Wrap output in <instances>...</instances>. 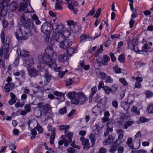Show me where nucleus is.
Masks as SVG:
<instances>
[{"label": "nucleus", "instance_id": "obj_1", "mask_svg": "<svg viewBox=\"0 0 153 153\" xmlns=\"http://www.w3.org/2000/svg\"><path fill=\"white\" fill-rule=\"evenodd\" d=\"M21 21L22 23V25L17 30L14 34L16 38L19 40H26V37L23 36L19 37V35L31 36L32 34L31 30L33 28L34 24L29 18L25 19L24 18Z\"/></svg>", "mask_w": 153, "mask_h": 153}, {"label": "nucleus", "instance_id": "obj_2", "mask_svg": "<svg viewBox=\"0 0 153 153\" xmlns=\"http://www.w3.org/2000/svg\"><path fill=\"white\" fill-rule=\"evenodd\" d=\"M70 128L69 125H61L59 126V131L65 130V135H62L61 136V139L59 140L58 143H71V139L73 135V133L68 130Z\"/></svg>", "mask_w": 153, "mask_h": 153}, {"label": "nucleus", "instance_id": "obj_3", "mask_svg": "<svg viewBox=\"0 0 153 153\" xmlns=\"http://www.w3.org/2000/svg\"><path fill=\"white\" fill-rule=\"evenodd\" d=\"M68 97L71 100V103L75 105H81L87 100L82 92L77 93L73 92H69L68 94Z\"/></svg>", "mask_w": 153, "mask_h": 153}, {"label": "nucleus", "instance_id": "obj_4", "mask_svg": "<svg viewBox=\"0 0 153 153\" xmlns=\"http://www.w3.org/2000/svg\"><path fill=\"white\" fill-rule=\"evenodd\" d=\"M0 37L2 43L4 44L2 48L0 49V58L2 57L3 54H4V58L6 59L9 57V45L10 44V39L9 37L6 38V40L5 42V35L4 32V31H2L0 35Z\"/></svg>", "mask_w": 153, "mask_h": 153}, {"label": "nucleus", "instance_id": "obj_5", "mask_svg": "<svg viewBox=\"0 0 153 153\" xmlns=\"http://www.w3.org/2000/svg\"><path fill=\"white\" fill-rule=\"evenodd\" d=\"M51 25L49 22H46L42 24L41 27V31L43 33L46 35L45 40L46 42L48 43L51 42V40L50 39V33L52 30L51 29Z\"/></svg>", "mask_w": 153, "mask_h": 153}, {"label": "nucleus", "instance_id": "obj_6", "mask_svg": "<svg viewBox=\"0 0 153 153\" xmlns=\"http://www.w3.org/2000/svg\"><path fill=\"white\" fill-rule=\"evenodd\" d=\"M52 30L55 34L63 33L64 27L63 25H58L56 23H54L51 25Z\"/></svg>", "mask_w": 153, "mask_h": 153}, {"label": "nucleus", "instance_id": "obj_7", "mask_svg": "<svg viewBox=\"0 0 153 153\" xmlns=\"http://www.w3.org/2000/svg\"><path fill=\"white\" fill-rule=\"evenodd\" d=\"M45 55L51 56L52 58L54 59H57V53L52 47L50 45H48L45 50Z\"/></svg>", "mask_w": 153, "mask_h": 153}, {"label": "nucleus", "instance_id": "obj_8", "mask_svg": "<svg viewBox=\"0 0 153 153\" xmlns=\"http://www.w3.org/2000/svg\"><path fill=\"white\" fill-rule=\"evenodd\" d=\"M44 63L52 67L55 68L56 67V59H54L52 58L51 56L45 55L44 58Z\"/></svg>", "mask_w": 153, "mask_h": 153}, {"label": "nucleus", "instance_id": "obj_9", "mask_svg": "<svg viewBox=\"0 0 153 153\" xmlns=\"http://www.w3.org/2000/svg\"><path fill=\"white\" fill-rule=\"evenodd\" d=\"M65 39L64 33L54 34L53 35L51 39L54 42H58L60 44Z\"/></svg>", "mask_w": 153, "mask_h": 153}, {"label": "nucleus", "instance_id": "obj_10", "mask_svg": "<svg viewBox=\"0 0 153 153\" xmlns=\"http://www.w3.org/2000/svg\"><path fill=\"white\" fill-rule=\"evenodd\" d=\"M152 43L150 42H149L145 44L142 47V51L143 52L142 53L144 55H147L150 52H153V48H152Z\"/></svg>", "mask_w": 153, "mask_h": 153}, {"label": "nucleus", "instance_id": "obj_11", "mask_svg": "<svg viewBox=\"0 0 153 153\" xmlns=\"http://www.w3.org/2000/svg\"><path fill=\"white\" fill-rule=\"evenodd\" d=\"M28 74L31 77H35L38 76L39 72L34 67L31 66L27 67Z\"/></svg>", "mask_w": 153, "mask_h": 153}, {"label": "nucleus", "instance_id": "obj_12", "mask_svg": "<svg viewBox=\"0 0 153 153\" xmlns=\"http://www.w3.org/2000/svg\"><path fill=\"white\" fill-rule=\"evenodd\" d=\"M78 4L76 1L74 0L72 1L71 3L68 4V7L69 9L73 10L74 14L77 13L78 10L76 7L78 6Z\"/></svg>", "mask_w": 153, "mask_h": 153}, {"label": "nucleus", "instance_id": "obj_13", "mask_svg": "<svg viewBox=\"0 0 153 153\" xmlns=\"http://www.w3.org/2000/svg\"><path fill=\"white\" fill-rule=\"evenodd\" d=\"M72 45L71 41L69 39H65L60 44H59V45L61 48L65 49L69 48Z\"/></svg>", "mask_w": 153, "mask_h": 153}, {"label": "nucleus", "instance_id": "obj_14", "mask_svg": "<svg viewBox=\"0 0 153 153\" xmlns=\"http://www.w3.org/2000/svg\"><path fill=\"white\" fill-rule=\"evenodd\" d=\"M18 5L15 2H13L9 6H7V9L10 11H14L18 7Z\"/></svg>", "mask_w": 153, "mask_h": 153}, {"label": "nucleus", "instance_id": "obj_15", "mask_svg": "<svg viewBox=\"0 0 153 153\" xmlns=\"http://www.w3.org/2000/svg\"><path fill=\"white\" fill-rule=\"evenodd\" d=\"M52 108L50 104L47 103L44 105L43 107L41 109V112L43 114H46L48 111L51 110Z\"/></svg>", "mask_w": 153, "mask_h": 153}, {"label": "nucleus", "instance_id": "obj_16", "mask_svg": "<svg viewBox=\"0 0 153 153\" xmlns=\"http://www.w3.org/2000/svg\"><path fill=\"white\" fill-rule=\"evenodd\" d=\"M14 87V85L13 83H8L6 84L5 85L4 91L8 93L10 91V89Z\"/></svg>", "mask_w": 153, "mask_h": 153}, {"label": "nucleus", "instance_id": "obj_17", "mask_svg": "<svg viewBox=\"0 0 153 153\" xmlns=\"http://www.w3.org/2000/svg\"><path fill=\"white\" fill-rule=\"evenodd\" d=\"M137 42L138 41L137 39H135L134 42V45L133 46L132 50H133L137 53H141L143 54L142 53H143V52L142 51V49L141 50H139L138 48V46L137 45Z\"/></svg>", "mask_w": 153, "mask_h": 153}, {"label": "nucleus", "instance_id": "obj_18", "mask_svg": "<svg viewBox=\"0 0 153 153\" xmlns=\"http://www.w3.org/2000/svg\"><path fill=\"white\" fill-rule=\"evenodd\" d=\"M110 57L107 55H103L102 57V59L101 61V63L105 65H107V63L110 61Z\"/></svg>", "mask_w": 153, "mask_h": 153}, {"label": "nucleus", "instance_id": "obj_19", "mask_svg": "<svg viewBox=\"0 0 153 153\" xmlns=\"http://www.w3.org/2000/svg\"><path fill=\"white\" fill-rule=\"evenodd\" d=\"M58 60L61 62H64L68 59L67 55L65 54H60L58 56Z\"/></svg>", "mask_w": 153, "mask_h": 153}, {"label": "nucleus", "instance_id": "obj_20", "mask_svg": "<svg viewBox=\"0 0 153 153\" xmlns=\"http://www.w3.org/2000/svg\"><path fill=\"white\" fill-rule=\"evenodd\" d=\"M26 63L27 64V67L31 66L33 67L34 64L33 59L31 56H29L26 59Z\"/></svg>", "mask_w": 153, "mask_h": 153}, {"label": "nucleus", "instance_id": "obj_21", "mask_svg": "<svg viewBox=\"0 0 153 153\" xmlns=\"http://www.w3.org/2000/svg\"><path fill=\"white\" fill-rule=\"evenodd\" d=\"M45 73L44 76L46 79V81L47 82V83H48L51 79V75L47 70H45Z\"/></svg>", "mask_w": 153, "mask_h": 153}, {"label": "nucleus", "instance_id": "obj_22", "mask_svg": "<svg viewBox=\"0 0 153 153\" xmlns=\"http://www.w3.org/2000/svg\"><path fill=\"white\" fill-rule=\"evenodd\" d=\"M53 94L55 96L61 97L62 98L61 102L65 100V94L64 93L58 91H55L53 92Z\"/></svg>", "mask_w": 153, "mask_h": 153}, {"label": "nucleus", "instance_id": "obj_23", "mask_svg": "<svg viewBox=\"0 0 153 153\" xmlns=\"http://www.w3.org/2000/svg\"><path fill=\"white\" fill-rule=\"evenodd\" d=\"M97 91V87L96 86L93 87L91 89V93L89 95V100H91L93 96L96 93Z\"/></svg>", "mask_w": 153, "mask_h": 153}, {"label": "nucleus", "instance_id": "obj_24", "mask_svg": "<svg viewBox=\"0 0 153 153\" xmlns=\"http://www.w3.org/2000/svg\"><path fill=\"white\" fill-rule=\"evenodd\" d=\"M92 112L94 115L97 116L101 113L100 109L98 107H94L93 108Z\"/></svg>", "mask_w": 153, "mask_h": 153}, {"label": "nucleus", "instance_id": "obj_25", "mask_svg": "<svg viewBox=\"0 0 153 153\" xmlns=\"http://www.w3.org/2000/svg\"><path fill=\"white\" fill-rule=\"evenodd\" d=\"M48 131L51 132V135H56V128L55 127H52V126H48Z\"/></svg>", "mask_w": 153, "mask_h": 153}, {"label": "nucleus", "instance_id": "obj_26", "mask_svg": "<svg viewBox=\"0 0 153 153\" xmlns=\"http://www.w3.org/2000/svg\"><path fill=\"white\" fill-rule=\"evenodd\" d=\"M77 52V50L75 48L74 49L72 47L69 48L67 50V53L70 56H71L72 55Z\"/></svg>", "mask_w": 153, "mask_h": 153}, {"label": "nucleus", "instance_id": "obj_27", "mask_svg": "<svg viewBox=\"0 0 153 153\" xmlns=\"http://www.w3.org/2000/svg\"><path fill=\"white\" fill-rule=\"evenodd\" d=\"M118 144H113L111 148L110 149L109 151L111 153H114L118 148Z\"/></svg>", "mask_w": 153, "mask_h": 153}, {"label": "nucleus", "instance_id": "obj_28", "mask_svg": "<svg viewBox=\"0 0 153 153\" xmlns=\"http://www.w3.org/2000/svg\"><path fill=\"white\" fill-rule=\"evenodd\" d=\"M58 112L61 115L66 114L67 112L66 107L64 106L60 108Z\"/></svg>", "mask_w": 153, "mask_h": 153}, {"label": "nucleus", "instance_id": "obj_29", "mask_svg": "<svg viewBox=\"0 0 153 153\" xmlns=\"http://www.w3.org/2000/svg\"><path fill=\"white\" fill-rule=\"evenodd\" d=\"M114 139V137L112 135H109L107 140H104V143H111V141Z\"/></svg>", "mask_w": 153, "mask_h": 153}, {"label": "nucleus", "instance_id": "obj_30", "mask_svg": "<svg viewBox=\"0 0 153 153\" xmlns=\"http://www.w3.org/2000/svg\"><path fill=\"white\" fill-rule=\"evenodd\" d=\"M45 57V54L44 55L42 54H39L38 56V60L39 62L40 63H44L45 59L44 58Z\"/></svg>", "mask_w": 153, "mask_h": 153}, {"label": "nucleus", "instance_id": "obj_31", "mask_svg": "<svg viewBox=\"0 0 153 153\" xmlns=\"http://www.w3.org/2000/svg\"><path fill=\"white\" fill-rule=\"evenodd\" d=\"M10 0H2L0 2L1 6H2L3 7H4L8 6V5L9 3Z\"/></svg>", "mask_w": 153, "mask_h": 153}, {"label": "nucleus", "instance_id": "obj_32", "mask_svg": "<svg viewBox=\"0 0 153 153\" xmlns=\"http://www.w3.org/2000/svg\"><path fill=\"white\" fill-rule=\"evenodd\" d=\"M125 55L124 54H121L119 56L118 60L121 63H124L125 61Z\"/></svg>", "mask_w": 153, "mask_h": 153}, {"label": "nucleus", "instance_id": "obj_33", "mask_svg": "<svg viewBox=\"0 0 153 153\" xmlns=\"http://www.w3.org/2000/svg\"><path fill=\"white\" fill-rule=\"evenodd\" d=\"M20 54L22 56L26 57L29 55L30 53L25 50H22L20 51Z\"/></svg>", "mask_w": 153, "mask_h": 153}, {"label": "nucleus", "instance_id": "obj_34", "mask_svg": "<svg viewBox=\"0 0 153 153\" xmlns=\"http://www.w3.org/2000/svg\"><path fill=\"white\" fill-rule=\"evenodd\" d=\"M147 111L149 113H153V104H150L149 105Z\"/></svg>", "mask_w": 153, "mask_h": 153}, {"label": "nucleus", "instance_id": "obj_35", "mask_svg": "<svg viewBox=\"0 0 153 153\" xmlns=\"http://www.w3.org/2000/svg\"><path fill=\"white\" fill-rule=\"evenodd\" d=\"M99 127L98 125H96L93 128V130L94 131L95 134H98L100 132V130L99 129Z\"/></svg>", "mask_w": 153, "mask_h": 153}, {"label": "nucleus", "instance_id": "obj_36", "mask_svg": "<svg viewBox=\"0 0 153 153\" xmlns=\"http://www.w3.org/2000/svg\"><path fill=\"white\" fill-rule=\"evenodd\" d=\"M105 93L107 94H109L111 92V88L107 85H105L103 88Z\"/></svg>", "mask_w": 153, "mask_h": 153}, {"label": "nucleus", "instance_id": "obj_37", "mask_svg": "<svg viewBox=\"0 0 153 153\" xmlns=\"http://www.w3.org/2000/svg\"><path fill=\"white\" fill-rule=\"evenodd\" d=\"M145 94L147 98H150L153 95V92L150 90H146L145 91Z\"/></svg>", "mask_w": 153, "mask_h": 153}, {"label": "nucleus", "instance_id": "obj_38", "mask_svg": "<svg viewBox=\"0 0 153 153\" xmlns=\"http://www.w3.org/2000/svg\"><path fill=\"white\" fill-rule=\"evenodd\" d=\"M131 149H138L139 148L140 144H128Z\"/></svg>", "mask_w": 153, "mask_h": 153}, {"label": "nucleus", "instance_id": "obj_39", "mask_svg": "<svg viewBox=\"0 0 153 153\" xmlns=\"http://www.w3.org/2000/svg\"><path fill=\"white\" fill-rule=\"evenodd\" d=\"M134 122L132 121H128L126 122L124 125V127L125 129H126L128 127L133 124Z\"/></svg>", "mask_w": 153, "mask_h": 153}, {"label": "nucleus", "instance_id": "obj_40", "mask_svg": "<svg viewBox=\"0 0 153 153\" xmlns=\"http://www.w3.org/2000/svg\"><path fill=\"white\" fill-rule=\"evenodd\" d=\"M131 111L133 113H135V114L139 115L140 114V112L139 111L137 110V107L135 106L132 107L131 109Z\"/></svg>", "mask_w": 153, "mask_h": 153}, {"label": "nucleus", "instance_id": "obj_41", "mask_svg": "<svg viewBox=\"0 0 153 153\" xmlns=\"http://www.w3.org/2000/svg\"><path fill=\"white\" fill-rule=\"evenodd\" d=\"M91 143H95V135L91 133L89 136Z\"/></svg>", "mask_w": 153, "mask_h": 153}, {"label": "nucleus", "instance_id": "obj_42", "mask_svg": "<svg viewBox=\"0 0 153 153\" xmlns=\"http://www.w3.org/2000/svg\"><path fill=\"white\" fill-rule=\"evenodd\" d=\"M137 73L138 74H137V76H139V75H140V74L138 71H137ZM135 80L136 81V82H138L141 83V82H142L143 81V79L141 77L139 76H137L135 78Z\"/></svg>", "mask_w": 153, "mask_h": 153}, {"label": "nucleus", "instance_id": "obj_43", "mask_svg": "<svg viewBox=\"0 0 153 153\" xmlns=\"http://www.w3.org/2000/svg\"><path fill=\"white\" fill-rule=\"evenodd\" d=\"M149 119L145 117H140L139 119V121L141 123H143L149 121Z\"/></svg>", "mask_w": 153, "mask_h": 153}, {"label": "nucleus", "instance_id": "obj_44", "mask_svg": "<svg viewBox=\"0 0 153 153\" xmlns=\"http://www.w3.org/2000/svg\"><path fill=\"white\" fill-rule=\"evenodd\" d=\"M135 39H133L131 43H128V48L129 49L132 50L133 46L134 45V42Z\"/></svg>", "mask_w": 153, "mask_h": 153}, {"label": "nucleus", "instance_id": "obj_45", "mask_svg": "<svg viewBox=\"0 0 153 153\" xmlns=\"http://www.w3.org/2000/svg\"><path fill=\"white\" fill-rule=\"evenodd\" d=\"M31 12L29 11L25 12L23 13V16L21 18V20L23 19V18H28L27 16H29L30 14H31Z\"/></svg>", "mask_w": 153, "mask_h": 153}, {"label": "nucleus", "instance_id": "obj_46", "mask_svg": "<svg viewBox=\"0 0 153 153\" xmlns=\"http://www.w3.org/2000/svg\"><path fill=\"white\" fill-rule=\"evenodd\" d=\"M118 88L117 85L116 84L113 85L111 88V92H114L117 90Z\"/></svg>", "mask_w": 153, "mask_h": 153}, {"label": "nucleus", "instance_id": "obj_47", "mask_svg": "<svg viewBox=\"0 0 153 153\" xmlns=\"http://www.w3.org/2000/svg\"><path fill=\"white\" fill-rule=\"evenodd\" d=\"M80 139L82 142V143H89V140L83 137H81L80 138Z\"/></svg>", "mask_w": 153, "mask_h": 153}, {"label": "nucleus", "instance_id": "obj_48", "mask_svg": "<svg viewBox=\"0 0 153 153\" xmlns=\"http://www.w3.org/2000/svg\"><path fill=\"white\" fill-rule=\"evenodd\" d=\"M105 79V82L106 83H112L113 82V79L110 76H107Z\"/></svg>", "mask_w": 153, "mask_h": 153}, {"label": "nucleus", "instance_id": "obj_49", "mask_svg": "<svg viewBox=\"0 0 153 153\" xmlns=\"http://www.w3.org/2000/svg\"><path fill=\"white\" fill-rule=\"evenodd\" d=\"M67 23L68 25L71 27L72 26L73 28L76 27L75 22L73 20H70L69 21H67Z\"/></svg>", "mask_w": 153, "mask_h": 153}, {"label": "nucleus", "instance_id": "obj_50", "mask_svg": "<svg viewBox=\"0 0 153 153\" xmlns=\"http://www.w3.org/2000/svg\"><path fill=\"white\" fill-rule=\"evenodd\" d=\"M27 113H29L31 111L30 105L29 104H26L24 107Z\"/></svg>", "mask_w": 153, "mask_h": 153}, {"label": "nucleus", "instance_id": "obj_51", "mask_svg": "<svg viewBox=\"0 0 153 153\" xmlns=\"http://www.w3.org/2000/svg\"><path fill=\"white\" fill-rule=\"evenodd\" d=\"M119 81L122 83L123 85L124 86H127L128 85V83L126 82L125 79L123 78H121L119 79Z\"/></svg>", "mask_w": 153, "mask_h": 153}, {"label": "nucleus", "instance_id": "obj_52", "mask_svg": "<svg viewBox=\"0 0 153 153\" xmlns=\"http://www.w3.org/2000/svg\"><path fill=\"white\" fill-rule=\"evenodd\" d=\"M87 36L85 35L82 34L80 37V41L81 42H83L86 40L87 39Z\"/></svg>", "mask_w": 153, "mask_h": 153}, {"label": "nucleus", "instance_id": "obj_53", "mask_svg": "<svg viewBox=\"0 0 153 153\" xmlns=\"http://www.w3.org/2000/svg\"><path fill=\"white\" fill-rule=\"evenodd\" d=\"M85 64L84 60H80L78 63V66L79 68H83Z\"/></svg>", "mask_w": 153, "mask_h": 153}, {"label": "nucleus", "instance_id": "obj_54", "mask_svg": "<svg viewBox=\"0 0 153 153\" xmlns=\"http://www.w3.org/2000/svg\"><path fill=\"white\" fill-rule=\"evenodd\" d=\"M99 74L101 76V79H105L107 76L106 74L104 72H100Z\"/></svg>", "mask_w": 153, "mask_h": 153}, {"label": "nucleus", "instance_id": "obj_55", "mask_svg": "<svg viewBox=\"0 0 153 153\" xmlns=\"http://www.w3.org/2000/svg\"><path fill=\"white\" fill-rule=\"evenodd\" d=\"M104 83L103 81H100L99 83V84L98 86V89L99 90L100 89L102 88H104Z\"/></svg>", "mask_w": 153, "mask_h": 153}, {"label": "nucleus", "instance_id": "obj_56", "mask_svg": "<svg viewBox=\"0 0 153 153\" xmlns=\"http://www.w3.org/2000/svg\"><path fill=\"white\" fill-rule=\"evenodd\" d=\"M143 65H145V64H143L139 61H136L134 63V65L136 66V68H137L140 67Z\"/></svg>", "mask_w": 153, "mask_h": 153}, {"label": "nucleus", "instance_id": "obj_57", "mask_svg": "<svg viewBox=\"0 0 153 153\" xmlns=\"http://www.w3.org/2000/svg\"><path fill=\"white\" fill-rule=\"evenodd\" d=\"M109 55L111 57V60L113 62H115L116 61V58L114 56V54L113 53H110Z\"/></svg>", "mask_w": 153, "mask_h": 153}, {"label": "nucleus", "instance_id": "obj_58", "mask_svg": "<svg viewBox=\"0 0 153 153\" xmlns=\"http://www.w3.org/2000/svg\"><path fill=\"white\" fill-rule=\"evenodd\" d=\"M101 12V9L100 8H99L97 11L96 13L94 16V17L98 18Z\"/></svg>", "mask_w": 153, "mask_h": 153}, {"label": "nucleus", "instance_id": "obj_59", "mask_svg": "<svg viewBox=\"0 0 153 153\" xmlns=\"http://www.w3.org/2000/svg\"><path fill=\"white\" fill-rule=\"evenodd\" d=\"M57 1V2L55 4V8L56 9H58L59 10H61L62 9V7L60 4L58 3V0H56Z\"/></svg>", "mask_w": 153, "mask_h": 153}, {"label": "nucleus", "instance_id": "obj_60", "mask_svg": "<svg viewBox=\"0 0 153 153\" xmlns=\"http://www.w3.org/2000/svg\"><path fill=\"white\" fill-rule=\"evenodd\" d=\"M112 104L113 107L115 108H117L118 106V102L116 100L113 101L112 102Z\"/></svg>", "mask_w": 153, "mask_h": 153}, {"label": "nucleus", "instance_id": "obj_61", "mask_svg": "<svg viewBox=\"0 0 153 153\" xmlns=\"http://www.w3.org/2000/svg\"><path fill=\"white\" fill-rule=\"evenodd\" d=\"M116 74H120L122 73L121 69L120 68L116 67L113 68Z\"/></svg>", "mask_w": 153, "mask_h": 153}, {"label": "nucleus", "instance_id": "obj_62", "mask_svg": "<svg viewBox=\"0 0 153 153\" xmlns=\"http://www.w3.org/2000/svg\"><path fill=\"white\" fill-rule=\"evenodd\" d=\"M134 89H135V88H140L141 87V84L140 83L136 82L134 84Z\"/></svg>", "mask_w": 153, "mask_h": 153}, {"label": "nucleus", "instance_id": "obj_63", "mask_svg": "<svg viewBox=\"0 0 153 153\" xmlns=\"http://www.w3.org/2000/svg\"><path fill=\"white\" fill-rule=\"evenodd\" d=\"M73 82V81L71 79H70L67 80L65 83V84L67 86H69L71 85Z\"/></svg>", "mask_w": 153, "mask_h": 153}, {"label": "nucleus", "instance_id": "obj_64", "mask_svg": "<svg viewBox=\"0 0 153 153\" xmlns=\"http://www.w3.org/2000/svg\"><path fill=\"white\" fill-rule=\"evenodd\" d=\"M16 146L14 144H10L9 148L11 150H14L16 149Z\"/></svg>", "mask_w": 153, "mask_h": 153}]
</instances>
